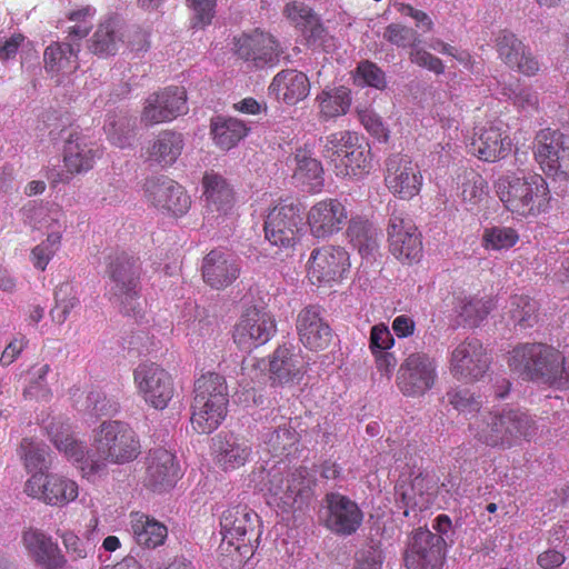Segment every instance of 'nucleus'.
<instances>
[{"mask_svg": "<svg viewBox=\"0 0 569 569\" xmlns=\"http://www.w3.org/2000/svg\"><path fill=\"white\" fill-rule=\"evenodd\" d=\"M562 353L545 343H523L515 347L508 358L509 368L525 380L540 381L551 387Z\"/></svg>", "mask_w": 569, "mask_h": 569, "instance_id": "nucleus-6", "label": "nucleus"}, {"mask_svg": "<svg viewBox=\"0 0 569 569\" xmlns=\"http://www.w3.org/2000/svg\"><path fill=\"white\" fill-rule=\"evenodd\" d=\"M318 118L321 122L346 116L352 103L351 90L346 86L326 87L316 97Z\"/></svg>", "mask_w": 569, "mask_h": 569, "instance_id": "nucleus-36", "label": "nucleus"}, {"mask_svg": "<svg viewBox=\"0 0 569 569\" xmlns=\"http://www.w3.org/2000/svg\"><path fill=\"white\" fill-rule=\"evenodd\" d=\"M80 44L53 42L44 50L46 69L50 72L70 73L78 69Z\"/></svg>", "mask_w": 569, "mask_h": 569, "instance_id": "nucleus-43", "label": "nucleus"}, {"mask_svg": "<svg viewBox=\"0 0 569 569\" xmlns=\"http://www.w3.org/2000/svg\"><path fill=\"white\" fill-rule=\"evenodd\" d=\"M62 236L60 232H51L47 238L32 248L30 260L33 267L40 271H44L49 262L53 259L61 247Z\"/></svg>", "mask_w": 569, "mask_h": 569, "instance_id": "nucleus-53", "label": "nucleus"}, {"mask_svg": "<svg viewBox=\"0 0 569 569\" xmlns=\"http://www.w3.org/2000/svg\"><path fill=\"white\" fill-rule=\"evenodd\" d=\"M480 401L465 400V419L469 420V431L480 442L499 448H510L519 440H529L537 430L535 421L518 409L501 412H480Z\"/></svg>", "mask_w": 569, "mask_h": 569, "instance_id": "nucleus-2", "label": "nucleus"}, {"mask_svg": "<svg viewBox=\"0 0 569 569\" xmlns=\"http://www.w3.org/2000/svg\"><path fill=\"white\" fill-rule=\"evenodd\" d=\"M383 39L397 48H411V50L420 43L418 32L401 23H390L387 26L383 32Z\"/></svg>", "mask_w": 569, "mask_h": 569, "instance_id": "nucleus-56", "label": "nucleus"}, {"mask_svg": "<svg viewBox=\"0 0 569 569\" xmlns=\"http://www.w3.org/2000/svg\"><path fill=\"white\" fill-rule=\"evenodd\" d=\"M356 133L350 130H339L320 138L321 156L332 170L340 162L339 159L350 149Z\"/></svg>", "mask_w": 569, "mask_h": 569, "instance_id": "nucleus-46", "label": "nucleus"}, {"mask_svg": "<svg viewBox=\"0 0 569 569\" xmlns=\"http://www.w3.org/2000/svg\"><path fill=\"white\" fill-rule=\"evenodd\" d=\"M347 224V237L362 257H369L377 251L379 232L373 223L356 216L349 218Z\"/></svg>", "mask_w": 569, "mask_h": 569, "instance_id": "nucleus-41", "label": "nucleus"}, {"mask_svg": "<svg viewBox=\"0 0 569 569\" xmlns=\"http://www.w3.org/2000/svg\"><path fill=\"white\" fill-rule=\"evenodd\" d=\"M23 492L40 502L63 508L79 497L76 480L54 472H33L24 482Z\"/></svg>", "mask_w": 569, "mask_h": 569, "instance_id": "nucleus-10", "label": "nucleus"}, {"mask_svg": "<svg viewBox=\"0 0 569 569\" xmlns=\"http://www.w3.org/2000/svg\"><path fill=\"white\" fill-rule=\"evenodd\" d=\"M493 48L498 59L510 70L526 77H535L540 71L538 58L513 32L499 30L493 37Z\"/></svg>", "mask_w": 569, "mask_h": 569, "instance_id": "nucleus-21", "label": "nucleus"}, {"mask_svg": "<svg viewBox=\"0 0 569 569\" xmlns=\"http://www.w3.org/2000/svg\"><path fill=\"white\" fill-rule=\"evenodd\" d=\"M491 362V357L482 343L472 339L465 343V381H477L485 376Z\"/></svg>", "mask_w": 569, "mask_h": 569, "instance_id": "nucleus-45", "label": "nucleus"}, {"mask_svg": "<svg viewBox=\"0 0 569 569\" xmlns=\"http://www.w3.org/2000/svg\"><path fill=\"white\" fill-rule=\"evenodd\" d=\"M183 147L184 139L182 133L173 130H162L148 147L147 159L161 167H170L178 160Z\"/></svg>", "mask_w": 569, "mask_h": 569, "instance_id": "nucleus-38", "label": "nucleus"}, {"mask_svg": "<svg viewBox=\"0 0 569 569\" xmlns=\"http://www.w3.org/2000/svg\"><path fill=\"white\" fill-rule=\"evenodd\" d=\"M518 240V232L510 227L488 228L482 236L483 247L492 250L509 249L513 247Z\"/></svg>", "mask_w": 569, "mask_h": 569, "instance_id": "nucleus-55", "label": "nucleus"}, {"mask_svg": "<svg viewBox=\"0 0 569 569\" xmlns=\"http://www.w3.org/2000/svg\"><path fill=\"white\" fill-rule=\"evenodd\" d=\"M268 90L277 101L295 106L309 96L310 81L302 71L284 69L273 77Z\"/></svg>", "mask_w": 569, "mask_h": 569, "instance_id": "nucleus-33", "label": "nucleus"}, {"mask_svg": "<svg viewBox=\"0 0 569 569\" xmlns=\"http://www.w3.org/2000/svg\"><path fill=\"white\" fill-rule=\"evenodd\" d=\"M21 543L31 559L43 569H64L68 563L58 542L42 529L24 528Z\"/></svg>", "mask_w": 569, "mask_h": 569, "instance_id": "nucleus-24", "label": "nucleus"}, {"mask_svg": "<svg viewBox=\"0 0 569 569\" xmlns=\"http://www.w3.org/2000/svg\"><path fill=\"white\" fill-rule=\"evenodd\" d=\"M326 527L335 533L349 536L355 533L362 523L363 513L359 506L347 496L338 492L327 493Z\"/></svg>", "mask_w": 569, "mask_h": 569, "instance_id": "nucleus-26", "label": "nucleus"}, {"mask_svg": "<svg viewBox=\"0 0 569 569\" xmlns=\"http://www.w3.org/2000/svg\"><path fill=\"white\" fill-rule=\"evenodd\" d=\"M251 453V446L243 438L219 435L213 439V459L223 471H233L244 466Z\"/></svg>", "mask_w": 569, "mask_h": 569, "instance_id": "nucleus-34", "label": "nucleus"}, {"mask_svg": "<svg viewBox=\"0 0 569 569\" xmlns=\"http://www.w3.org/2000/svg\"><path fill=\"white\" fill-rule=\"evenodd\" d=\"M496 189L505 208L521 218H537L550 207L549 186L539 173L501 177Z\"/></svg>", "mask_w": 569, "mask_h": 569, "instance_id": "nucleus-3", "label": "nucleus"}, {"mask_svg": "<svg viewBox=\"0 0 569 569\" xmlns=\"http://www.w3.org/2000/svg\"><path fill=\"white\" fill-rule=\"evenodd\" d=\"M222 541L220 548L240 559L253 556L260 543L262 527L260 517L248 506H233L224 510L220 518Z\"/></svg>", "mask_w": 569, "mask_h": 569, "instance_id": "nucleus-5", "label": "nucleus"}, {"mask_svg": "<svg viewBox=\"0 0 569 569\" xmlns=\"http://www.w3.org/2000/svg\"><path fill=\"white\" fill-rule=\"evenodd\" d=\"M103 129L109 141L119 148H124L129 144L133 137V128L130 124V120L123 116H108Z\"/></svg>", "mask_w": 569, "mask_h": 569, "instance_id": "nucleus-54", "label": "nucleus"}, {"mask_svg": "<svg viewBox=\"0 0 569 569\" xmlns=\"http://www.w3.org/2000/svg\"><path fill=\"white\" fill-rule=\"evenodd\" d=\"M57 533L60 537L62 545L72 561L87 558V548L79 536H77L71 530H64L61 532L58 531Z\"/></svg>", "mask_w": 569, "mask_h": 569, "instance_id": "nucleus-64", "label": "nucleus"}, {"mask_svg": "<svg viewBox=\"0 0 569 569\" xmlns=\"http://www.w3.org/2000/svg\"><path fill=\"white\" fill-rule=\"evenodd\" d=\"M495 308V301L490 296L472 298L465 303V326L478 327Z\"/></svg>", "mask_w": 569, "mask_h": 569, "instance_id": "nucleus-59", "label": "nucleus"}, {"mask_svg": "<svg viewBox=\"0 0 569 569\" xmlns=\"http://www.w3.org/2000/svg\"><path fill=\"white\" fill-rule=\"evenodd\" d=\"M532 153L545 174L569 179V136L559 129L543 128L536 132Z\"/></svg>", "mask_w": 569, "mask_h": 569, "instance_id": "nucleus-9", "label": "nucleus"}, {"mask_svg": "<svg viewBox=\"0 0 569 569\" xmlns=\"http://www.w3.org/2000/svg\"><path fill=\"white\" fill-rule=\"evenodd\" d=\"M299 442V433L295 428L284 423L273 430L266 440L268 451L272 456L290 453V450Z\"/></svg>", "mask_w": 569, "mask_h": 569, "instance_id": "nucleus-52", "label": "nucleus"}, {"mask_svg": "<svg viewBox=\"0 0 569 569\" xmlns=\"http://www.w3.org/2000/svg\"><path fill=\"white\" fill-rule=\"evenodd\" d=\"M174 459V455L164 448L151 449L146 459L144 486L153 491L172 487L178 477Z\"/></svg>", "mask_w": 569, "mask_h": 569, "instance_id": "nucleus-31", "label": "nucleus"}, {"mask_svg": "<svg viewBox=\"0 0 569 569\" xmlns=\"http://www.w3.org/2000/svg\"><path fill=\"white\" fill-rule=\"evenodd\" d=\"M133 382L138 396L151 408H168L176 393L172 375L154 362L140 363L133 370Z\"/></svg>", "mask_w": 569, "mask_h": 569, "instance_id": "nucleus-11", "label": "nucleus"}, {"mask_svg": "<svg viewBox=\"0 0 569 569\" xmlns=\"http://www.w3.org/2000/svg\"><path fill=\"white\" fill-rule=\"evenodd\" d=\"M229 391L223 376L202 375L194 381L191 402V427L199 435L217 430L228 415Z\"/></svg>", "mask_w": 569, "mask_h": 569, "instance_id": "nucleus-4", "label": "nucleus"}, {"mask_svg": "<svg viewBox=\"0 0 569 569\" xmlns=\"http://www.w3.org/2000/svg\"><path fill=\"white\" fill-rule=\"evenodd\" d=\"M339 161L340 162L333 169L337 177L362 178L367 176L372 168L370 146L356 133L350 149Z\"/></svg>", "mask_w": 569, "mask_h": 569, "instance_id": "nucleus-35", "label": "nucleus"}, {"mask_svg": "<svg viewBox=\"0 0 569 569\" xmlns=\"http://www.w3.org/2000/svg\"><path fill=\"white\" fill-rule=\"evenodd\" d=\"M131 532L136 542L146 548H157L163 545L167 536V527L142 512H131Z\"/></svg>", "mask_w": 569, "mask_h": 569, "instance_id": "nucleus-40", "label": "nucleus"}, {"mask_svg": "<svg viewBox=\"0 0 569 569\" xmlns=\"http://www.w3.org/2000/svg\"><path fill=\"white\" fill-rule=\"evenodd\" d=\"M250 132V127L233 117L216 116L210 120V136L213 144L223 151L237 147Z\"/></svg>", "mask_w": 569, "mask_h": 569, "instance_id": "nucleus-37", "label": "nucleus"}, {"mask_svg": "<svg viewBox=\"0 0 569 569\" xmlns=\"http://www.w3.org/2000/svg\"><path fill=\"white\" fill-rule=\"evenodd\" d=\"M296 329L299 341L310 351L325 350L332 340V329L318 306H308L300 310Z\"/></svg>", "mask_w": 569, "mask_h": 569, "instance_id": "nucleus-28", "label": "nucleus"}, {"mask_svg": "<svg viewBox=\"0 0 569 569\" xmlns=\"http://www.w3.org/2000/svg\"><path fill=\"white\" fill-rule=\"evenodd\" d=\"M236 54L253 67L262 69L278 63L281 51L279 42L269 32L256 29L234 39Z\"/></svg>", "mask_w": 569, "mask_h": 569, "instance_id": "nucleus-23", "label": "nucleus"}, {"mask_svg": "<svg viewBox=\"0 0 569 569\" xmlns=\"http://www.w3.org/2000/svg\"><path fill=\"white\" fill-rule=\"evenodd\" d=\"M106 273L111 281L110 292L126 313L136 310L140 297L142 267L140 258L126 251L108 257Z\"/></svg>", "mask_w": 569, "mask_h": 569, "instance_id": "nucleus-7", "label": "nucleus"}, {"mask_svg": "<svg viewBox=\"0 0 569 569\" xmlns=\"http://www.w3.org/2000/svg\"><path fill=\"white\" fill-rule=\"evenodd\" d=\"M356 111L359 121L370 134L378 139L388 137L381 117L370 106H358Z\"/></svg>", "mask_w": 569, "mask_h": 569, "instance_id": "nucleus-61", "label": "nucleus"}, {"mask_svg": "<svg viewBox=\"0 0 569 569\" xmlns=\"http://www.w3.org/2000/svg\"><path fill=\"white\" fill-rule=\"evenodd\" d=\"M350 268L348 251L341 246L315 248L307 262V277L312 284L332 286L340 282Z\"/></svg>", "mask_w": 569, "mask_h": 569, "instance_id": "nucleus-13", "label": "nucleus"}, {"mask_svg": "<svg viewBox=\"0 0 569 569\" xmlns=\"http://www.w3.org/2000/svg\"><path fill=\"white\" fill-rule=\"evenodd\" d=\"M203 281L212 289L222 290L231 286L240 276L238 259L221 249H213L202 260Z\"/></svg>", "mask_w": 569, "mask_h": 569, "instance_id": "nucleus-29", "label": "nucleus"}, {"mask_svg": "<svg viewBox=\"0 0 569 569\" xmlns=\"http://www.w3.org/2000/svg\"><path fill=\"white\" fill-rule=\"evenodd\" d=\"M538 302L527 295H515L510 298L509 313L520 328H531L538 320Z\"/></svg>", "mask_w": 569, "mask_h": 569, "instance_id": "nucleus-49", "label": "nucleus"}, {"mask_svg": "<svg viewBox=\"0 0 569 569\" xmlns=\"http://www.w3.org/2000/svg\"><path fill=\"white\" fill-rule=\"evenodd\" d=\"M203 197L208 206L217 211H227L233 203V190L226 178L209 170L202 178Z\"/></svg>", "mask_w": 569, "mask_h": 569, "instance_id": "nucleus-42", "label": "nucleus"}, {"mask_svg": "<svg viewBox=\"0 0 569 569\" xmlns=\"http://www.w3.org/2000/svg\"><path fill=\"white\" fill-rule=\"evenodd\" d=\"M300 208L292 202L280 201L266 218V239L280 249H292L300 241Z\"/></svg>", "mask_w": 569, "mask_h": 569, "instance_id": "nucleus-16", "label": "nucleus"}, {"mask_svg": "<svg viewBox=\"0 0 569 569\" xmlns=\"http://www.w3.org/2000/svg\"><path fill=\"white\" fill-rule=\"evenodd\" d=\"M356 81L378 90L385 89L387 84L385 72L376 63L368 60L361 61L358 64Z\"/></svg>", "mask_w": 569, "mask_h": 569, "instance_id": "nucleus-60", "label": "nucleus"}, {"mask_svg": "<svg viewBox=\"0 0 569 569\" xmlns=\"http://www.w3.org/2000/svg\"><path fill=\"white\" fill-rule=\"evenodd\" d=\"M123 42V33L119 24L114 20L109 19L97 26L94 32L87 41V48L99 58H108L114 56Z\"/></svg>", "mask_w": 569, "mask_h": 569, "instance_id": "nucleus-39", "label": "nucleus"}, {"mask_svg": "<svg viewBox=\"0 0 569 569\" xmlns=\"http://www.w3.org/2000/svg\"><path fill=\"white\" fill-rule=\"evenodd\" d=\"M17 452L27 472L42 471V468H48V447L46 445L31 438H23Z\"/></svg>", "mask_w": 569, "mask_h": 569, "instance_id": "nucleus-50", "label": "nucleus"}, {"mask_svg": "<svg viewBox=\"0 0 569 569\" xmlns=\"http://www.w3.org/2000/svg\"><path fill=\"white\" fill-rule=\"evenodd\" d=\"M296 160L295 177L302 183L308 184L310 191H320L323 187V168L321 162L308 156L305 151H298Z\"/></svg>", "mask_w": 569, "mask_h": 569, "instance_id": "nucleus-47", "label": "nucleus"}, {"mask_svg": "<svg viewBox=\"0 0 569 569\" xmlns=\"http://www.w3.org/2000/svg\"><path fill=\"white\" fill-rule=\"evenodd\" d=\"M79 308L80 299L76 287L70 282L60 283L54 291V307L50 312L52 320L62 325L70 313Z\"/></svg>", "mask_w": 569, "mask_h": 569, "instance_id": "nucleus-48", "label": "nucleus"}, {"mask_svg": "<svg viewBox=\"0 0 569 569\" xmlns=\"http://www.w3.org/2000/svg\"><path fill=\"white\" fill-rule=\"evenodd\" d=\"M385 167L383 182L391 194L400 200H411L420 193L423 177L410 156L392 153L386 159Z\"/></svg>", "mask_w": 569, "mask_h": 569, "instance_id": "nucleus-15", "label": "nucleus"}, {"mask_svg": "<svg viewBox=\"0 0 569 569\" xmlns=\"http://www.w3.org/2000/svg\"><path fill=\"white\" fill-rule=\"evenodd\" d=\"M94 12L96 11L91 6H83L68 12L67 19L73 24L68 27L66 31L67 40L73 44H80V41L89 34L92 28L91 20Z\"/></svg>", "mask_w": 569, "mask_h": 569, "instance_id": "nucleus-51", "label": "nucleus"}, {"mask_svg": "<svg viewBox=\"0 0 569 569\" xmlns=\"http://www.w3.org/2000/svg\"><path fill=\"white\" fill-rule=\"evenodd\" d=\"M436 379L435 360L425 352H413L400 365L396 382L403 396L417 397L430 390Z\"/></svg>", "mask_w": 569, "mask_h": 569, "instance_id": "nucleus-20", "label": "nucleus"}, {"mask_svg": "<svg viewBox=\"0 0 569 569\" xmlns=\"http://www.w3.org/2000/svg\"><path fill=\"white\" fill-rule=\"evenodd\" d=\"M283 13L308 40H316L322 36L325 29L319 18L303 2L291 1L287 3Z\"/></svg>", "mask_w": 569, "mask_h": 569, "instance_id": "nucleus-44", "label": "nucleus"}, {"mask_svg": "<svg viewBox=\"0 0 569 569\" xmlns=\"http://www.w3.org/2000/svg\"><path fill=\"white\" fill-rule=\"evenodd\" d=\"M317 479L306 467H299L284 477L279 471L269 473L268 491L284 511L307 506L315 495Z\"/></svg>", "mask_w": 569, "mask_h": 569, "instance_id": "nucleus-8", "label": "nucleus"}, {"mask_svg": "<svg viewBox=\"0 0 569 569\" xmlns=\"http://www.w3.org/2000/svg\"><path fill=\"white\" fill-rule=\"evenodd\" d=\"M144 201L157 211L170 217L184 216L191 207L186 189L167 176H152L142 183Z\"/></svg>", "mask_w": 569, "mask_h": 569, "instance_id": "nucleus-12", "label": "nucleus"}, {"mask_svg": "<svg viewBox=\"0 0 569 569\" xmlns=\"http://www.w3.org/2000/svg\"><path fill=\"white\" fill-rule=\"evenodd\" d=\"M269 377L273 385H288L300 380L305 373L300 351L292 345H282L269 356Z\"/></svg>", "mask_w": 569, "mask_h": 569, "instance_id": "nucleus-32", "label": "nucleus"}, {"mask_svg": "<svg viewBox=\"0 0 569 569\" xmlns=\"http://www.w3.org/2000/svg\"><path fill=\"white\" fill-rule=\"evenodd\" d=\"M194 16L192 28L202 29L211 24L216 13L217 0H188Z\"/></svg>", "mask_w": 569, "mask_h": 569, "instance_id": "nucleus-62", "label": "nucleus"}, {"mask_svg": "<svg viewBox=\"0 0 569 569\" xmlns=\"http://www.w3.org/2000/svg\"><path fill=\"white\" fill-rule=\"evenodd\" d=\"M51 371L48 363L33 368L29 385L23 390L24 399H43L51 397V390L47 383V376Z\"/></svg>", "mask_w": 569, "mask_h": 569, "instance_id": "nucleus-57", "label": "nucleus"}, {"mask_svg": "<svg viewBox=\"0 0 569 569\" xmlns=\"http://www.w3.org/2000/svg\"><path fill=\"white\" fill-rule=\"evenodd\" d=\"M445 539L428 529L419 528L409 538L405 553L407 569H441Z\"/></svg>", "mask_w": 569, "mask_h": 569, "instance_id": "nucleus-22", "label": "nucleus"}, {"mask_svg": "<svg viewBox=\"0 0 569 569\" xmlns=\"http://www.w3.org/2000/svg\"><path fill=\"white\" fill-rule=\"evenodd\" d=\"M47 432L54 447L88 480L104 471L108 463L127 465L141 455L139 436L128 423L119 420L104 421L97 429L93 437L97 457L90 456L86 443L73 437L67 421L53 419L47 426Z\"/></svg>", "mask_w": 569, "mask_h": 569, "instance_id": "nucleus-1", "label": "nucleus"}, {"mask_svg": "<svg viewBox=\"0 0 569 569\" xmlns=\"http://www.w3.org/2000/svg\"><path fill=\"white\" fill-rule=\"evenodd\" d=\"M512 149V139L502 127L490 123L475 128L469 151L479 160L497 162L507 158Z\"/></svg>", "mask_w": 569, "mask_h": 569, "instance_id": "nucleus-25", "label": "nucleus"}, {"mask_svg": "<svg viewBox=\"0 0 569 569\" xmlns=\"http://www.w3.org/2000/svg\"><path fill=\"white\" fill-rule=\"evenodd\" d=\"M395 339L385 323L375 325L370 330L369 350L372 353L390 350Z\"/></svg>", "mask_w": 569, "mask_h": 569, "instance_id": "nucleus-63", "label": "nucleus"}, {"mask_svg": "<svg viewBox=\"0 0 569 569\" xmlns=\"http://www.w3.org/2000/svg\"><path fill=\"white\" fill-rule=\"evenodd\" d=\"M387 236L391 254L403 263L420 261L422 239L413 220L405 211L395 210L390 214Z\"/></svg>", "mask_w": 569, "mask_h": 569, "instance_id": "nucleus-14", "label": "nucleus"}, {"mask_svg": "<svg viewBox=\"0 0 569 569\" xmlns=\"http://www.w3.org/2000/svg\"><path fill=\"white\" fill-rule=\"evenodd\" d=\"M274 318L256 307L248 308L236 322L232 331L233 342L243 351L266 345L276 333Z\"/></svg>", "mask_w": 569, "mask_h": 569, "instance_id": "nucleus-19", "label": "nucleus"}, {"mask_svg": "<svg viewBox=\"0 0 569 569\" xmlns=\"http://www.w3.org/2000/svg\"><path fill=\"white\" fill-rule=\"evenodd\" d=\"M465 179V200H468L472 206L487 203L489 198L487 180L475 171L468 172Z\"/></svg>", "mask_w": 569, "mask_h": 569, "instance_id": "nucleus-58", "label": "nucleus"}, {"mask_svg": "<svg viewBox=\"0 0 569 569\" xmlns=\"http://www.w3.org/2000/svg\"><path fill=\"white\" fill-rule=\"evenodd\" d=\"M184 87L169 86L151 93L143 103L140 120L146 127L171 122L188 112Z\"/></svg>", "mask_w": 569, "mask_h": 569, "instance_id": "nucleus-17", "label": "nucleus"}, {"mask_svg": "<svg viewBox=\"0 0 569 569\" xmlns=\"http://www.w3.org/2000/svg\"><path fill=\"white\" fill-rule=\"evenodd\" d=\"M306 220L312 238L328 240L345 229L349 220V210L345 201L325 198L309 208Z\"/></svg>", "mask_w": 569, "mask_h": 569, "instance_id": "nucleus-18", "label": "nucleus"}, {"mask_svg": "<svg viewBox=\"0 0 569 569\" xmlns=\"http://www.w3.org/2000/svg\"><path fill=\"white\" fill-rule=\"evenodd\" d=\"M396 502L405 517L417 516L433 502L435 482L428 475L419 473L410 481H401L395 488Z\"/></svg>", "mask_w": 569, "mask_h": 569, "instance_id": "nucleus-27", "label": "nucleus"}, {"mask_svg": "<svg viewBox=\"0 0 569 569\" xmlns=\"http://www.w3.org/2000/svg\"><path fill=\"white\" fill-rule=\"evenodd\" d=\"M100 148L88 137L79 132L69 134L63 147V164L70 176L81 174L91 170L98 158Z\"/></svg>", "mask_w": 569, "mask_h": 569, "instance_id": "nucleus-30", "label": "nucleus"}]
</instances>
